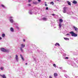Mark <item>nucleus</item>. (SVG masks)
<instances>
[{"label": "nucleus", "mask_w": 78, "mask_h": 78, "mask_svg": "<svg viewBox=\"0 0 78 78\" xmlns=\"http://www.w3.org/2000/svg\"><path fill=\"white\" fill-rule=\"evenodd\" d=\"M10 31H12V32H14V29L12 27H11L10 29Z\"/></svg>", "instance_id": "9d476101"}, {"label": "nucleus", "mask_w": 78, "mask_h": 78, "mask_svg": "<svg viewBox=\"0 0 78 78\" xmlns=\"http://www.w3.org/2000/svg\"><path fill=\"white\" fill-rule=\"evenodd\" d=\"M0 76H2V77L3 78H6V76H5V75H0Z\"/></svg>", "instance_id": "423d86ee"}, {"label": "nucleus", "mask_w": 78, "mask_h": 78, "mask_svg": "<svg viewBox=\"0 0 78 78\" xmlns=\"http://www.w3.org/2000/svg\"><path fill=\"white\" fill-rule=\"evenodd\" d=\"M9 21L12 23H13L14 22V21L13 20V19H11L9 20Z\"/></svg>", "instance_id": "6e6552de"}, {"label": "nucleus", "mask_w": 78, "mask_h": 78, "mask_svg": "<svg viewBox=\"0 0 78 78\" xmlns=\"http://www.w3.org/2000/svg\"><path fill=\"white\" fill-rule=\"evenodd\" d=\"M12 17H11V16L10 17V18H9L10 19H12Z\"/></svg>", "instance_id": "4c0bfd02"}, {"label": "nucleus", "mask_w": 78, "mask_h": 78, "mask_svg": "<svg viewBox=\"0 0 78 78\" xmlns=\"http://www.w3.org/2000/svg\"><path fill=\"white\" fill-rule=\"evenodd\" d=\"M33 3L35 5H36V4H37V2H33Z\"/></svg>", "instance_id": "2eb2a0df"}, {"label": "nucleus", "mask_w": 78, "mask_h": 78, "mask_svg": "<svg viewBox=\"0 0 78 78\" xmlns=\"http://www.w3.org/2000/svg\"><path fill=\"white\" fill-rule=\"evenodd\" d=\"M15 27L16 28V29H17L18 30H19V27H18V26H16Z\"/></svg>", "instance_id": "a211bd4d"}, {"label": "nucleus", "mask_w": 78, "mask_h": 78, "mask_svg": "<svg viewBox=\"0 0 78 78\" xmlns=\"http://www.w3.org/2000/svg\"><path fill=\"white\" fill-rule=\"evenodd\" d=\"M64 39L66 41H69V38H64Z\"/></svg>", "instance_id": "9b49d317"}, {"label": "nucleus", "mask_w": 78, "mask_h": 78, "mask_svg": "<svg viewBox=\"0 0 78 78\" xmlns=\"http://www.w3.org/2000/svg\"><path fill=\"white\" fill-rule=\"evenodd\" d=\"M20 50L21 51H23V49H22V48H20Z\"/></svg>", "instance_id": "7c9ffc66"}, {"label": "nucleus", "mask_w": 78, "mask_h": 78, "mask_svg": "<svg viewBox=\"0 0 78 78\" xmlns=\"http://www.w3.org/2000/svg\"><path fill=\"white\" fill-rule=\"evenodd\" d=\"M57 45H58V46H60V45L58 43H56L55 44V46H56Z\"/></svg>", "instance_id": "4468645a"}, {"label": "nucleus", "mask_w": 78, "mask_h": 78, "mask_svg": "<svg viewBox=\"0 0 78 78\" xmlns=\"http://www.w3.org/2000/svg\"><path fill=\"white\" fill-rule=\"evenodd\" d=\"M69 33L71 34L72 36H74V37H76V36H78L77 34H75V33H74L73 31H71V32H70Z\"/></svg>", "instance_id": "f257e3e1"}, {"label": "nucleus", "mask_w": 78, "mask_h": 78, "mask_svg": "<svg viewBox=\"0 0 78 78\" xmlns=\"http://www.w3.org/2000/svg\"><path fill=\"white\" fill-rule=\"evenodd\" d=\"M0 39H2V37H0Z\"/></svg>", "instance_id": "ea45409f"}, {"label": "nucleus", "mask_w": 78, "mask_h": 78, "mask_svg": "<svg viewBox=\"0 0 78 78\" xmlns=\"http://www.w3.org/2000/svg\"><path fill=\"white\" fill-rule=\"evenodd\" d=\"M20 56L21 57V58H22V57H23L21 55H20Z\"/></svg>", "instance_id": "c756f323"}, {"label": "nucleus", "mask_w": 78, "mask_h": 78, "mask_svg": "<svg viewBox=\"0 0 78 78\" xmlns=\"http://www.w3.org/2000/svg\"><path fill=\"white\" fill-rule=\"evenodd\" d=\"M31 0H29L28 2H31Z\"/></svg>", "instance_id": "c9c22d12"}, {"label": "nucleus", "mask_w": 78, "mask_h": 78, "mask_svg": "<svg viewBox=\"0 0 78 78\" xmlns=\"http://www.w3.org/2000/svg\"><path fill=\"white\" fill-rule=\"evenodd\" d=\"M52 15L53 16H55V14H52Z\"/></svg>", "instance_id": "e433bc0d"}, {"label": "nucleus", "mask_w": 78, "mask_h": 78, "mask_svg": "<svg viewBox=\"0 0 78 78\" xmlns=\"http://www.w3.org/2000/svg\"><path fill=\"white\" fill-rule=\"evenodd\" d=\"M1 6H2V7H3V8H5V5H2Z\"/></svg>", "instance_id": "4be33fe9"}, {"label": "nucleus", "mask_w": 78, "mask_h": 78, "mask_svg": "<svg viewBox=\"0 0 78 78\" xmlns=\"http://www.w3.org/2000/svg\"><path fill=\"white\" fill-rule=\"evenodd\" d=\"M28 6H31V4H28Z\"/></svg>", "instance_id": "2f4dec72"}, {"label": "nucleus", "mask_w": 78, "mask_h": 78, "mask_svg": "<svg viewBox=\"0 0 78 78\" xmlns=\"http://www.w3.org/2000/svg\"><path fill=\"white\" fill-rule=\"evenodd\" d=\"M44 5L45 6H47V4H45Z\"/></svg>", "instance_id": "cd10ccee"}, {"label": "nucleus", "mask_w": 78, "mask_h": 78, "mask_svg": "<svg viewBox=\"0 0 78 78\" xmlns=\"http://www.w3.org/2000/svg\"><path fill=\"white\" fill-rule=\"evenodd\" d=\"M53 66H54V67H56V65H55V64H53Z\"/></svg>", "instance_id": "b1692460"}, {"label": "nucleus", "mask_w": 78, "mask_h": 78, "mask_svg": "<svg viewBox=\"0 0 78 78\" xmlns=\"http://www.w3.org/2000/svg\"><path fill=\"white\" fill-rule=\"evenodd\" d=\"M58 1H59V0H57Z\"/></svg>", "instance_id": "a19ab883"}, {"label": "nucleus", "mask_w": 78, "mask_h": 78, "mask_svg": "<svg viewBox=\"0 0 78 78\" xmlns=\"http://www.w3.org/2000/svg\"><path fill=\"white\" fill-rule=\"evenodd\" d=\"M73 3L74 4H77V2L75 0L73 1Z\"/></svg>", "instance_id": "0eeeda50"}, {"label": "nucleus", "mask_w": 78, "mask_h": 78, "mask_svg": "<svg viewBox=\"0 0 78 78\" xmlns=\"http://www.w3.org/2000/svg\"><path fill=\"white\" fill-rule=\"evenodd\" d=\"M3 67H1V68H0V69L1 70H3Z\"/></svg>", "instance_id": "5701e85b"}, {"label": "nucleus", "mask_w": 78, "mask_h": 78, "mask_svg": "<svg viewBox=\"0 0 78 78\" xmlns=\"http://www.w3.org/2000/svg\"><path fill=\"white\" fill-rule=\"evenodd\" d=\"M67 2L69 5L70 6H71V3H70V2H69V1H67Z\"/></svg>", "instance_id": "ddd939ff"}, {"label": "nucleus", "mask_w": 78, "mask_h": 78, "mask_svg": "<svg viewBox=\"0 0 78 78\" xmlns=\"http://www.w3.org/2000/svg\"><path fill=\"white\" fill-rule=\"evenodd\" d=\"M46 10H48V7H46Z\"/></svg>", "instance_id": "bb28decb"}, {"label": "nucleus", "mask_w": 78, "mask_h": 78, "mask_svg": "<svg viewBox=\"0 0 78 78\" xmlns=\"http://www.w3.org/2000/svg\"><path fill=\"white\" fill-rule=\"evenodd\" d=\"M66 35H68L69 36L70 35V34H66Z\"/></svg>", "instance_id": "473e14b6"}, {"label": "nucleus", "mask_w": 78, "mask_h": 78, "mask_svg": "<svg viewBox=\"0 0 78 78\" xmlns=\"http://www.w3.org/2000/svg\"><path fill=\"white\" fill-rule=\"evenodd\" d=\"M50 4L51 5H53L54 4V3L53 2H51L50 3Z\"/></svg>", "instance_id": "f3484780"}, {"label": "nucleus", "mask_w": 78, "mask_h": 78, "mask_svg": "<svg viewBox=\"0 0 78 78\" xmlns=\"http://www.w3.org/2000/svg\"><path fill=\"white\" fill-rule=\"evenodd\" d=\"M59 23H62L63 22V20L62 19H60L59 20Z\"/></svg>", "instance_id": "1a4fd4ad"}, {"label": "nucleus", "mask_w": 78, "mask_h": 78, "mask_svg": "<svg viewBox=\"0 0 78 78\" xmlns=\"http://www.w3.org/2000/svg\"><path fill=\"white\" fill-rule=\"evenodd\" d=\"M66 9H67V7H65L63 8V13H66Z\"/></svg>", "instance_id": "7ed1b4c3"}, {"label": "nucleus", "mask_w": 78, "mask_h": 78, "mask_svg": "<svg viewBox=\"0 0 78 78\" xmlns=\"http://www.w3.org/2000/svg\"><path fill=\"white\" fill-rule=\"evenodd\" d=\"M15 59L16 61H18V59L19 58H18V56L17 55H16Z\"/></svg>", "instance_id": "39448f33"}, {"label": "nucleus", "mask_w": 78, "mask_h": 78, "mask_svg": "<svg viewBox=\"0 0 78 78\" xmlns=\"http://www.w3.org/2000/svg\"><path fill=\"white\" fill-rule=\"evenodd\" d=\"M25 64H26V65H27V63H25Z\"/></svg>", "instance_id": "58836bf2"}, {"label": "nucleus", "mask_w": 78, "mask_h": 78, "mask_svg": "<svg viewBox=\"0 0 78 78\" xmlns=\"http://www.w3.org/2000/svg\"><path fill=\"white\" fill-rule=\"evenodd\" d=\"M23 42H25V39H23Z\"/></svg>", "instance_id": "f704fd0d"}, {"label": "nucleus", "mask_w": 78, "mask_h": 78, "mask_svg": "<svg viewBox=\"0 0 78 78\" xmlns=\"http://www.w3.org/2000/svg\"><path fill=\"white\" fill-rule=\"evenodd\" d=\"M65 59H69V58H68V57H66L65 58Z\"/></svg>", "instance_id": "393cba45"}, {"label": "nucleus", "mask_w": 78, "mask_h": 78, "mask_svg": "<svg viewBox=\"0 0 78 78\" xmlns=\"http://www.w3.org/2000/svg\"><path fill=\"white\" fill-rule=\"evenodd\" d=\"M42 19L43 20H45L46 19V18L45 17H44V18H43Z\"/></svg>", "instance_id": "aec40b11"}, {"label": "nucleus", "mask_w": 78, "mask_h": 78, "mask_svg": "<svg viewBox=\"0 0 78 78\" xmlns=\"http://www.w3.org/2000/svg\"><path fill=\"white\" fill-rule=\"evenodd\" d=\"M59 27L61 28V23H59Z\"/></svg>", "instance_id": "412c9836"}, {"label": "nucleus", "mask_w": 78, "mask_h": 78, "mask_svg": "<svg viewBox=\"0 0 78 78\" xmlns=\"http://www.w3.org/2000/svg\"><path fill=\"white\" fill-rule=\"evenodd\" d=\"M49 78H52V77L51 76H50L49 77Z\"/></svg>", "instance_id": "72a5a7b5"}, {"label": "nucleus", "mask_w": 78, "mask_h": 78, "mask_svg": "<svg viewBox=\"0 0 78 78\" xmlns=\"http://www.w3.org/2000/svg\"><path fill=\"white\" fill-rule=\"evenodd\" d=\"M54 76H58V74L56 73H54Z\"/></svg>", "instance_id": "f8f14e48"}, {"label": "nucleus", "mask_w": 78, "mask_h": 78, "mask_svg": "<svg viewBox=\"0 0 78 78\" xmlns=\"http://www.w3.org/2000/svg\"><path fill=\"white\" fill-rule=\"evenodd\" d=\"M1 50L2 51H3L4 52H6L8 51V50H6L5 49V48H1Z\"/></svg>", "instance_id": "f03ea898"}, {"label": "nucleus", "mask_w": 78, "mask_h": 78, "mask_svg": "<svg viewBox=\"0 0 78 78\" xmlns=\"http://www.w3.org/2000/svg\"><path fill=\"white\" fill-rule=\"evenodd\" d=\"M38 1L39 2H41V0H38Z\"/></svg>", "instance_id": "c85d7f7f"}, {"label": "nucleus", "mask_w": 78, "mask_h": 78, "mask_svg": "<svg viewBox=\"0 0 78 78\" xmlns=\"http://www.w3.org/2000/svg\"><path fill=\"white\" fill-rule=\"evenodd\" d=\"M73 27L74 28V29H75V31H78V29L77 28V27H75L74 26H73Z\"/></svg>", "instance_id": "20e7f679"}, {"label": "nucleus", "mask_w": 78, "mask_h": 78, "mask_svg": "<svg viewBox=\"0 0 78 78\" xmlns=\"http://www.w3.org/2000/svg\"><path fill=\"white\" fill-rule=\"evenodd\" d=\"M21 59H22L23 60V61H24V59H23V57H21Z\"/></svg>", "instance_id": "a878e982"}, {"label": "nucleus", "mask_w": 78, "mask_h": 78, "mask_svg": "<svg viewBox=\"0 0 78 78\" xmlns=\"http://www.w3.org/2000/svg\"><path fill=\"white\" fill-rule=\"evenodd\" d=\"M25 44H21V47H25Z\"/></svg>", "instance_id": "6ab92c4d"}, {"label": "nucleus", "mask_w": 78, "mask_h": 78, "mask_svg": "<svg viewBox=\"0 0 78 78\" xmlns=\"http://www.w3.org/2000/svg\"><path fill=\"white\" fill-rule=\"evenodd\" d=\"M5 34H2V36L3 37H5Z\"/></svg>", "instance_id": "dca6fc26"}]
</instances>
